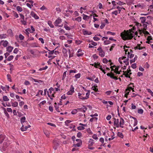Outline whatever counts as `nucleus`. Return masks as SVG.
Here are the masks:
<instances>
[{"mask_svg":"<svg viewBox=\"0 0 153 153\" xmlns=\"http://www.w3.org/2000/svg\"><path fill=\"white\" fill-rule=\"evenodd\" d=\"M120 36L124 40L132 39L134 36L131 32H129L128 30L126 31V30H124L121 33Z\"/></svg>","mask_w":153,"mask_h":153,"instance_id":"1","label":"nucleus"},{"mask_svg":"<svg viewBox=\"0 0 153 153\" xmlns=\"http://www.w3.org/2000/svg\"><path fill=\"white\" fill-rule=\"evenodd\" d=\"M111 43V42L109 40H107L105 41L104 42V43L105 45H108Z\"/></svg>","mask_w":153,"mask_h":153,"instance_id":"38","label":"nucleus"},{"mask_svg":"<svg viewBox=\"0 0 153 153\" xmlns=\"http://www.w3.org/2000/svg\"><path fill=\"white\" fill-rule=\"evenodd\" d=\"M26 120V118L25 117H23L21 118L20 119L21 122L22 124H23V123L25 122Z\"/></svg>","mask_w":153,"mask_h":153,"instance_id":"18","label":"nucleus"},{"mask_svg":"<svg viewBox=\"0 0 153 153\" xmlns=\"http://www.w3.org/2000/svg\"><path fill=\"white\" fill-rule=\"evenodd\" d=\"M10 144V142L7 140V139L6 141H4V142L2 149H3L4 150Z\"/></svg>","mask_w":153,"mask_h":153,"instance_id":"4","label":"nucleus"},{"mask_svg":"<svg viewBox=\"0 0 153 153\" xmlns=\"http://www.w3.org/2000/svg\"><path fill=\"white\" fill-rule=\"evenodd\" d=\"M84 53L82 52H80V53H78L76 54V55L78 57L81 56L83 55Z\"/></svg>","mask_w":153,"mask_h":153,"instance_id":"52","label":"nucleus"},{"mask_svg":"<svg viewBox=\"0 0 153 153\" xmlns=\"http://www.w3.org/2000/svg\"><path fill=\"white\" fill-rule=\"evenodd\" d=\"M83 16V19L84 20H87V19H88L89 18V16L87 15H86L84 14L82 15Z\"/></svg>","mask_w":153,"mask_h":153,"instance_id":"15","label":"nucleus"},{"mask_svg":"<svg viewBox=\"0 0 153 153\" xmlns=\"http://www.w3.org/2000/svg\"><path fill=\"white\" fill-rule=\"evenodd\" d=\"M87 132L90 134H92V131H91L90 129V128H88L87 130Z\"/></svg>","mask_w":153,"mask_h":153,"instance_id":"60","label":"nucleus"},{"mask_svg":"<svg viewBox=\"0 0 153 153\" xmlns=\"http://www.w3.org/2000/svg\"><path fill=\"white\" fill-rule=\"evenodd\" d=\"M131 67L133 69H135L137 68L136 64V63H134L131 65Z\"/></svg>","mask_w":153,"mask_h":153,"instance_id":"53","label":"nucleus"},{"mask_svg":"<svg viewBox=\"0 0 153 153\" xmlns=\"http://www.w3.org/2000/svg\"><path fill=\"white\" fill-rule=\"evenodd\" d=\"M123 8V7H119V6H118L117 7V9L118 10L119 13H120V12L121 11L122 9Z\"/></svg>","mask_w":153,"mask_h":153,"instance_id":"54","label":"nucleus"},{"mask_svg":"<svg viewBox=\"0 0 153 153\" xmlns=\"http://www.w3.org/2000/svg\"><path fill=\"white\" fill-rule=\"evenodd\" d=\"M53 143L54 145L56 146H59V143L57 142L56 140H53Z\"/></svg>","mask_w":153,"mask_h":153,"instance_id":"28","label":"nucleus"},{"mask_svg":"<svg viewBox=\"0 0 153 153\" xmlns=\"http://www.w3.org/2000/svg\"><path fill=\"white\" fill-rule=\"evenodd\" d=\"M107 34H110L111 35L114 36L115 35V33L112 32L110 31H108L107 32Z\"/></svg>","mask_w":153,"mask_h":153,"instance_id":"33","label":"nucleus"},{"mask_svg":"<svg viewBox=\"0 0 153 153\" xmlns=\"http://www.w3.org/2000/svg\"><path fill=\"white\" fill-rule=\"evenodd\" d=\"M99 55L102 57H103L105 56V53L104 51L99 52Z\"/></svg>","mask_w":153,"mask_h":153,"instance_id":"20","label":"nucleus"},{"mask_svg":"<svg viewBox=\"0 0 153 153\" xmlns=\"http://www.w3.org/2000/svg\"><path fill=\"white\" fill-rule=\"evenodd\" d=\"M66 72H67V71H65L63 73L62 78V80H63L64 79H65V77L66 76Z\"/></svg>","mask_w":153,"mask_h":153,"instance_id":"45","label":"nucleus"},{"mask_svg":"<svg viewBox=\"0 0 153 153\" xmlns=\"http://www.w3.org/2000/svg\"><path fill=\"white\" fill-rule=\"evenodd\" d=\"M7 138L4 135L1 134L0 135V144L3 141H6L7 140Z\"/></svg>","mask_w":153,"mask_h":153,"instance_id":"3","label":"nucleus"},{"mask_svg":"<svg viewBox=\"0 0 153 153\" xmlns=\"http://www.w3.org/2000/svg\"><path fill=\"white\" fill-rule=\"evenodd\" d=\"M3 42V43L2 44V45L4 47H6L8 44V42L7 40H5L4 41V40H2L1 42Z\"/></svg>","mask_w":153,"mask_h":153,"instance_id":"9","label":"nucleus"},{"mask_svg":"<svg viewBox=\"0 0 153 153\" xmlns=\"http://www.w3.org/2000/svg\"><path fill=\"white\" fill-rule=\"evenodd\" d=\"M143 29L144 30H146L147 28V25L145 24H143Z\"/></svg>","mask_w":153,"mask_h":153,"instance_id":"61","label":"nucleus"},{"mask_svg":"<svg viewBox=\"0 0 153 153\" xmlns=\"http://www.w3.org/2000/svg\"><path fill=\"white\" fill-rule=\"evenodd\" d=\"M107 75L108 76H110L111 78L114 79L115 80H117L118 78L116 76H114V74L111 73H108L107 74Z\"/></svg>","mask_w":153,"mask_h":153,"instance_id":"5","label":"nucleus"},{"mask_svg":"<svg viewBox=\"0 0 153 153\" xmlns=\"http://www.w3.org/2000/svg\"><path fill=\"white\" fill-rule=\"evenodd\" d=\"M30 127V126L28 125V126H25L24 125H22V127L21 128V130L22 131H24L26 130L28 128H29Z\"/></svg>","mask_w":153,"mask_h":153,"instance_id":"8","label":"nucleus"},{"mask_svg":"<svg viewBox=\"0 0 153 153\" xmlns=\"http://www.w3.org/2000/svg\"><path fill=\"white\" fill-rule=\"evenodd\" d=\"M3 99L4 101H7L9 100V99L8 98L7 96H3Z\"/></svg>","mask_w":153,"mask_h":153,"instance_id":"26","label":"nucleus"},{"mask_svg":"<svg viewBox=\"0 0 153 153\" xmlns=\"http://www.w3.org/2000/svg\"><path fill=\"white\" fill-rule=\"evenodd\" d=\"M16 9L18 11L21 12L22 11V9L21 7L18 6L16 7Z\"/></svg>","mask_w":153,"mask_h":153,"instance_id":"24","label":"nucleus"},{"mask_svg":"<svg viewBox=\"0 0 153 153\" xmlns=\"http://www.w3.org/2000/svg\"><path fill=\"white\" fill-rule=\"evenodd\" d=\"M102 62L105 63H107L108 62V60L106 58H104L103 59Z\"/></svg>","mask_w":153,"mask_h":153,"instance_id":"63","label":"nucleus"},{"mask_svg":"<svg viewBox=\"0 0 153 153\" xmlns=\"http://www.w3.org/2000/svg\"><path fill=\"white\" fill-rule=\"evenodd\" d=\"M77 109H75L73 110L71 112V113L72 114H76L77 112Z\"/></svg>","mask_w":153,"mask_h":153,"instance_id":"35","label":"nucleus"},{"mask_svg":"<svg viewBox=\"0 0 153 153\" xmlns=\"http://www.w3.org/2000/svg\"><path fill=\"white\" fill-rule=\"evenodd\" d=\"M105 24L102 23L100 27V28L101 29H102L105 26Z\"/></svg>","mask_w":153,"mask_h":153,"instance_id":"64","label":"nucleus"},{"mask_svg":"<svg viewBox=\"0 0 153 153\" xmlns=\"http://www.w3.org/2000/svg\"><path fill=\"white\" fill-rule=\"evenodd\" d=\"M98 118L97 117H92V118H91L90 120V121L92 122L93 121H97Z\"/></svg>","mask_w":153,"mask_h":153,"instance_id":"21","label":"nucleus"},{"mask_svg":"<svg viewBox=\"0 0 153 153\" xmlns=\"http://www.w3.org/2000/svg\"><path fill=\"white\" fill-rule=\"evenodd\" d=\"M54 88L52 87H51L49 89V90L48 91L49 94H50L51 95L52 94V91H54Z\"/></svg>","mask_w":153,"mask_h":153,"instance_id":"23","label":"nucleus"},{"mask_svg":"<svg viewBox=\"0 0 153 153\" xmlns=\"http://www.w3.org/2000/svg\"><path fill=\"white\" fill-rule=\"evenodd\" d=\"M13 47L11 46H9L7 48V51L9 53H10L12 52L13 49Z\"/></svg>","mask_w":153,"mask_h":153,"instance_id":"10","label":"nucleus"},{"mask_svg":"<svg viewBox=\"0 0 153 153\" xmlns=\"http://www.w3.org/2000/svg\"><path fill=\"white\" fill-rule=\"evenodd\" d=\"M114 125L117 128H118L120 126V124H119V120L118 119H116L114 118Z\"/></svg>","mask_w":153,"mask_h":153,"instance_id":"6","label":"nucleus"},{"mask_svg":"<svg viewBox=\"0 0 153 153\" xmlns=\"http://www.w3.org/2000/svg\"><path fill=\"white\" fill-rule=\"evenodd\" d=\"M82 144V142H81V143L78 142L77 144H74V146L75 147H80Z\"/></svg>","mask_w":153,"mask_h":153,"instance_id":"25","label":"nucleus"},{"mask_svg":"<svg viewBox=\"0 0 153 153\" xmlns=\"http://www.w3.org/2000/svg\"><path fill=\"white\" fill-rule=\"evenodd\" d=\"M4 113L5 114L6 116H7L8 118L9 117V114H8V113L7 112V111H6L5 108H4Z\"/></svg>","mask_w":153,"mask_h":153,"instance_id":"47","label":"nucleus"},{"mask_svg":"<svg viewBox=\"0 0 153 153\" xmlns=\"http://www.w3.org/2000/svg\"><path fill=\"white\" fill-rule=\"evenodd\" d=\"M115 46V44H113L110 49V51H112L113 50V48Z\"/></svg>","mask_w":153,"mask_h":153,"instance_id":"59","label":"nucleus"},{"mask_svg":"<svg viewBox=\"0 0 153 153\" xmlns=\"http://www.w3.org/2000/svg\"><path fill=\"white\" fill-rule=\"evenodd\" d=\"M74 92V88L73 85H71V88L69 91L67 92V94L68 95H71L73 94Z\"/></svg>","mask_w":153,"mask_h":153,"instance_id":"2","label":"nucleus"},{"mask_svg":"<svg viewBox=\"0 0 153 153\" xmlns=\"http://www.w3.org/2000/svg\"><path fill=\"white\" fill-rule=\"evenodd\" d=\"M35 82H37L38 83L42 82V81L40 80H37L34 79H32Z\"/></svg>","mask_w":153,"mask_h":153,"instance_id":"48","label":"nucleus"},{"mask_svg":"<svg viewBox=\"0 0 153 153\" xmlns=\"http://www.w3.org/2000/svg\"><path fill=\"white\" fill-rule=\"evenodd\" d=\"M77 110L83 112L84 113L85 112V111L84 110V109L83 108H78Z\"/></svg>","mask_w":153,"mask_h":153,"instance_id":"46","label":"nucleus"},{"mask_svg":"<svg viewBox=\"0 0 153 153\" xmlns=\"http://www.w3.org/2000/svg\"><path fill=\"white\" fill-rule=\"evenodd\" d=\"M19 37L21 40H22L24 38V36L21 34H19Z\"/></svg>","mask_w":153,"mask_h":153,"instance_id":"50","label":"nucleus"},{"mask_svg":"<svg viewBox=\"0 0 153 153\" xmlns=\"http://www.w3.org/2000/svg\"><path fill=\"white\" fill-rule=\"evenodd\" d=\"M149 65L148 64L147 62H146L144 65V68H149Z\"/></svg>","mask_w":153,"mask_h":153,"instance_id":"42","label":"nucleus"},{"mask_svg":"<svg viewBox=\"0 0 153 153\" xmlns=\"http://www.w3.org/2000/svg\"><path fill=\"white\" fill-rule=\"evenodd\" d=\"M81 76V74L80 73L78 74H76L74 76L76 79L79 78Z\"/></svg>","mask_w":153,"mask_h":153,"instance_id":"44","label":"nucleus"},{"mask_svg":"<svg viewBox=\"0 0 153 153\" xmlns=\"http://www.w3.org/2000/svg\"><path fill=\"white\" fill-rule=\"evenodd\" d=\"M82 136V134L80 132H79L77 133V136L78 137L80 138V137Z\"/></svg>","mask_w":153,"mask_h":153,"instance_id":"57","label":"nucleus"},{"mask_svg":"<svg viewBox=\"0 0 153 153\" xmlns=\"http://www.w3.org/2000/svg\"><path fill=\"white\" fill-rule=\"evenodd\" d=\"M48 68V66H46L44 67L40 68L39 69V70L41 71H42V70H46V69H47Z\"/></svg>","mask_w":153,"mask_h":153,"instance_id":"51","label":"nucleus"},{"mask_svg":"<svg viewBox=\"0 0 153 153\" xmlns=\"http://www.w3.org/2000/svg\"><path fill=\"white\" fill-rule=\"evenodd\" d=\"M124 121L123 119L122 118H121L120 120L119 123L120 125H123L124 123Z\"/></svg>","mask_w":153,"mask_h":153,"instance_id":"27","label":"nucleus"},{"mask_svg":"<svg viewBox=\"0 0 153 153\" xmlns=\"http://www.w3.org/2000/svg\"><path fill=\"white\" fill-rule=\"evenodd\" d=\"M6 37V34H2L0 35V39H4Z\"/></svg>","mask_w":153,"mask_h":153,"instance_id":"31","label":"nucleus"},{"mask_svg":"<svg viewBox=\"0 0 153 153\" xmlns=\"http://www.w3.org/2000/svg\"><path fill=\"white\" fill-rule=\"evenodd\" d=\"M31 15L36 19H38L39 17L35 14L34 12H32L31 13Z\"/></svg>","mask_w":153,"mask_h":153,"instance_id":"11","label":"nucleus"},{"mask_svg":"<svg viewBox=\"0 0 153 153\" xmlns=\"http://www.w3.org/2000/svg\"><path fill=\"white\" fill-rule=\"evenodd\" d=\"M7 33L10 35H13V32L11 29H9L7 30Z\"/></svg>","mask_w":153,"mask_h":153,"instance_id":"34","label":"nucleus"},{"mask_svg":"<svg viewBox=\"0 0 153 153\" xmlns=\"http://www.w3.org/2000/svg\"><path fill=\"white\" fill-rule=\"evenodd\" d=\"M7 79L8 80L9 82H12V79H11V76L10 75V74H7Z\"/></svg>","mask_w":153,"mask_h":153,"instance_id":"22","label":"nucleus"},{"mask_svg":"<svg viewBox=\"0 0 153 153\" xmlns=\"http://www.w3.org/2000/svg\"><path fill=\"white\" fill-rule=\"evenodd\" d=\"M97 86H94L91 87V89H93L94 91L96 92H98L99 91L97 88Z\"/></svg>","mask_w":153,"mask_h":153,"instance_id":"14","label":"nucleus"},{"mask_svg":"<svg viewBox=\"0 0 153 153\" xmlns=\"http://www.w3.org/2000/svg\"><path fill=\"white\" fill-rule=\"evenodd\" d=\"M92 137L95 140H97L98 139L97 135L96 134H94L92 136Z\"/></svg>","mask_w":153,"mask_h":153,"instance_id":"62","label":"nucleus"},{"mask_svg":"<svg viewBox=\"0 0 153 153\" xmlns=\"http://www.w3.org/2000/svg\"><path fill=\"white\" fill-rule=\"evenodd\" d=\"M24 84L26 85H30V83L28 81H25V82Z\"/></svg>","mask_w":153,"mask_h":153,"instance_id":"56","label":"nucleus"},{"mask_svg":"<svg viewBox=\"0 0 153 153\" xmlns=\"http://www.w3.org/2000/svg\"><path fill=\"white\" fill-rule=\"evenodd\" d=\"M117 135L121 138H123V133L120 132H118L117 134Z\"/></svg>","mask_w":153,"mask_h":153,"instance_id":"17","label":"nucleus"},{"mask_svg":"<svg viewBox=\"0 0 153 153\" xmlns=\"http://www.w3.org/2000/svg\"><path fill=\"white\" fill-rule=\"evenodd\" d=\"M62 52L63 53L66 54L67 52V51L66 49L65 48H63L62 50Z\"/></svg>","mask_w":153,"mask_h":153,"instance_id":"55","label":"nucleus"},{"mask_svg":"<svg viewBox=\"0 0 153 153\" xmlns=\"http://www.w3.org/2000/svg\"><path fill=\"white\" fill-rule=\"evenodd\" d=\"M48 24L51 28H53L54 26V25L52 23V22L51 21H49L48 22Z\"/></svg>","mask_w":153,"mask_h":153,"instance_id":"16","label":"nucleus"},{"mask_svg":"<svg viewBox=\"0 0 153 153\" xmlns=\"http://www.w3.org/2000/svg\"><path fill=\"white\" fill-rule=\"evenodd\" d=\"M137 56L136 55L133 59L130 60V63L131 64L132 63L134 62L137 59Z\"/></svg>","mask_w":153,"mask_h":153,"instance_id":"19","label":"nucleus"},{"mask_svg":"<svg viewBox=\"0 0 153 153\" xmlns=\"http://www.w3.org/2000/svg\"><path fill=\"white\" fill-rule=\"evenodd\" d=\"M12 105L14 107H16L18 105V103L17 102H12Z\"/></svg>","mask_w":153,"mask_h":153,"instance_id":"29","label":"nucleus"},{"mask_svg":"<svg viewBox=\"0 0 153 153\" xmlns=\"http://www.w3.org/2000/svg\"><path fill=\"white\" fill-rule=\"evenodd\" d=\"M62 22V19L59 18L56 19L54 22V25L55 26H58L59 24H60Z\"/></svg>","mask_w":153,"mask_h":153,"instance_id":"7","label":"nucleus"},{"mask_svg":"<svg viewBox=\"0 0 153 153\" xmlns=\"http://www.w3.org/2000/svg\"><path fill=\"white\" fill-rule=\"evenodd\" d=\"M94 40L96 41H98L100 40V38L94 36L93 38Z\"/></svg>","mask_w":153,"mask_h":153,"instance_id":"58","label":"nucleus"},{"mask_svg":"<svg viewBox=\"0 0 153 153\" xmlns=\"http://www.w3.org/2000/svg\"><path fill=\"white\" fill-rule=\"evenodd\" d=\"M64 27L67 30H71V28L66 25H64Z\"/></svg>","mask_w":153,"mask_h":153,"instance_id":"49","label":"nucleus"},{"mask_svg":"<svg viewBox=\"0 0 153 153\" xmlns=\"http://www.w3.org/2000/svg\"><path fill=\"white\" fill-rule=\"evenodd\" d=\"M84 34L85 35H90L92 34V33L91 32H89L88 31L86 30H85L83 31Z\"/></svg>","mask_w":153,"mask_h":153,"instance_id":"12","label":"nucleus"},{"mask_svg":"<svg viewBox=\"0 0 153 153\" xmlns=\"http://www.w3.org/2000/svg\"><path fill=\"white\" fill-rule=\"evenodd\" d=\"M89 143H90V146H92L94 143V140L91 139L89 140Z\"/></svg>","mask_w":153,"mask_h":153,"instance_id":"30","label":"nucleus"},{"mask_svg":"<svg viewBox=\"0 0 153 153\" xmlns=\"http://www.w3.org/2000/svg\"><path fill=\"white\" fill-rule=\"evenodd\" d=\"M117 4L119 5L120 6H122L124 4H125V3H123V2L121 1H119L117 3Z\"/></svg>","mask_w":153,"mask_h":153,"instance_id":"41","label":"nucleus"},{"mask_svg":"<svg viewBox=\"0 0 153 153\" xmlns=\"http://www.w3.org/2000/svg\"><path fill=\"white\" fill-rule=\"evenodd\" d=\"M143 110L141 109L140 108L137 111V112L138 113L140 114H142L143 113Z\"/></svg>","mask_w":153,"mask_h":153,"instance_id":"40","label":"nucleus"},{"mask_svg":"<svg viewBox=\"0 0 153 153\" xmlns=\"http://www.w3.org/2000/svg\"><path fill=\"white\" fill-rule=\"evenodd\" d=\"M13 57H14L13 55L10 56L8 58L7 60L8 61H10L13 59Z\"/></svg>","mask_w":153,"mask_h":153,"instance_id":"37","label":"nucleus"},{"mask_svg":"<svg viewBox=\"0 0 153 153\" xmlns=\"http://www.w3.org/2000/svg\"><path fill=\"white\" fill-rule=\"evenodd\" d=\"M139 31L140 33V34H141V32L142 31L143 33L144 34L146 35H149V33L147 31H144L143 30L142 31L141 30H139Z\"/></svg>","mask_w":153,"mask_h":153,"instance_id":"32","label":"nucleus"},{"mask_svg":"<svg viewBox=\"0 0 153 153\" xmlns=\"http://www.w3.org/2000/svg\"><path fill=\"white\" fill-rule=\"evenodd\" d=\"M147 91L150 93L151 95L153 97V92L150 89H147Z\"/></svg>","mask_w":153,"mask_h":153,"instance_id":"43","label":"nucleus"},{"mask_svg":"<svg viewBox=\"0 0 153 153\" xmlns=\"http://www.w3.org/2000/svg\"><path fill=\"white\" fill-rule=\"evenodd\" d=\"M140 19L141 20V22L142 23H144L145 22L146 20V17H140Z\"/></svg>","mask_w":153,"mask_h":153,"instance_id":"13","label":"nucleus"},{"mask_svg":"<svg viewBox=\"0 0 153 153\" xmlns=\"http://www.w3.org/2000/svg\"><path fill=\"white\" fill-rule=\"evenodd\" d=\"M82 18L81 17L79 16L75 19V20L79 22H80L81 21Z\"/></svg>","mask_w":153,"mask_h":153,"instance_id":"36","label":"nucleus"},{"mask_svg":"<svg viewBox=\"0 0 153 153\" xmlns=\"http://www.w3.org/2000/svg\"><path fill=\"white\" fill-rule=\"evenodd\" d=\"M77 129L79 130H84L85 129V128L83 126H79L77 127Z\"/></svg>","mask_w":153,"mask_h":153,"instance_id":"39","label":"nucleus"}]
</instances>
